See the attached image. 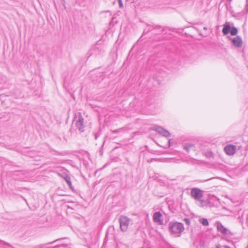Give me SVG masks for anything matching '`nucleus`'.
Here are the masks:
<instances>
[{
    "label": "nucleus",
    "mask_w": 248,
    "mask_h": 248,
    "mask_svg": "<svg viewBox=\"0 0 248 248\" xmlns=\"http://www.w3.org/2000/svg\"><path fill=\"white\" fill-rule=\"evenodd\" d=\"M170 231L172 234L179 236V234L184 231L183 224L177 222H170L169 224Z\"/></svg>",
    "instance_id": "f257e3e1"
},
{
    "label": "nucleus",
    "mask_w": 248,
    "mask_h": 248,
    "mask_svg": "<svg viewBox=\"0 0 248 248\" xmlns=\"http://www.w3.org/2000/svg\"><path fill=\"white\" fill-rule=\"evenodd\" d=\"M119 221L121 231L124 232H126L130 223V218L126 216L122 215L119 218Z\"/></svg>",
    "instance_id": "f03ea898"
},
{
    "label": "nucleus",
    "mask_w": 248,
    "mask_h": 248,
    "mask_svg": "<svg viewBox=\"0 0 248 248\" xmlns=\"http://www.w3.org/2000/svg\"><path fill=\"white\" fill-rule=\"evenodd\" d=\"M191 196L195 200L200 201L202 205H203V201L201 199L203 197V191L198 188H193L190 191Z\"/></svg>",
    "instance_id": "7ed1b4c3"
},
{
    "label": "nucleus",
    "mask_w": 248,
    "mask_h": 248,
    "mask_svg": "<svg viewBox=\"0 0 248 248\" xmlns=\"http://www.w3.org/2000/svg\"><path fill=\"white\" fill-rule=\"evenodd\" d=\"M218 232L222 234V238L225 239L230 238L232 235L231 232L219 222H218Z\"/></svg>",
    "instance_id": "20e7f679"
},
{
    "label": "nucleus",
    "mask_w": 248,
    "mask_h": 248,
    "mask_svg": "<svg viewBox=\"0 0 248 248\" xmlns=\"http://www.w3.org/2000/svg\"><path fill=\"white\" fill-rule=\"evenodd\" d=\"M224 151L228 155H233L237 151V146L232 144H228L224 148Z\"/></svg>",
    "instance_id": "39448f33"
},
{
    "label": "nucleus",
    "mask_w": 248,
    "mask_h": 248,
    "mask_svg": "<svg viewBox=\"0 0 248 248\" xmlns=\"http://www.w3.org/2000/svg\"><path fill=\"white\" fill-rule=\"evenodd\" d=\"M153 129L165 137L167 138L170 136V133L161 126H155Z\"/></svg>",
    "instance_id": "423d86ee"
},
{
    "label": "nucleus",
    "mask_w": 248,
    "mask_h": 248,
    "mask_svg": "<svg viewBox=\"0 0 248 248\" xmlns=\"http://www.w3.org/2000/svg\"><path fill=\"white\" fill-rule=\"evenodd\" d=\"M76 127L80 131H83L85 125L84 124V119L80 115L76 122Z\"/></svg>",
    "instance_id": "0eeeda50"
},
{
    "label": "nucleus",
    "mask_w": 248,
    "mask_h": 248,
    "mask_svg": "<svg viewBox=\"0 0 248 248\" xmlns=\"http://www.w3.org/2000/svg\"><path fill=\"white\" fill-rule=\"evenodd\" d=\"M162 217V216L159 212H155L153 217L154 222L157 223L159 225H162L163 224Z\"/></svg>",
    "instance_id": "6e6552de"
},
{
    "label": "nucleus",
    "mask_w": 248,
    "mask_h": 248,
    "mask_svg": "<svg viewBox=\"0 0 248 248\" xmlns=\"http://www.w3.org/2000/svg\"><path fill=\"white\" fill-rule=\"evenodd\" d=\"M183 149L186 151L187 152L191 150H196L195 145L191 142L184 143L183 144Z\"/></svg>",
    "instance_id": "1a4fd4ad"
},
{
    "label": "nucleus",
    "mask_w": 248,
    "mask_h": 248,
    "mask_svg": "<svg viewBox=\"0 0 248 248\" xmlns=\"http://www.w3.org/2000/svg\"><path fill=\"white\" fill-rule=\"evenodd\" d=\"M233 45L237 47H240L242 46V40L240 37L236 36L232 39Z\"/></svg>",
    "instance_id": "9d476101"
},
{
    "label": "nucleus",
    "mask_w": 248,
    "mask_h": 248,
    "mask_svg": "<svg viewBox=\"0 0 248 248\" xmlns=\"http://www.w3.org/2000/svg\"><path fill=\"white\" fill-rule=\"evenodd\" d=\"M64 180L65 182L67 183L71 189L72 188V185L71 182V178L69 176H66L64 177Z\"/></svg>",
    "instance_id": "9b49d317"
},
{
    "label": "nucleus",
    "mask_w": 248,
    "mask_h": 248,
    "mask_svg": "<svg viewBox=\"0 0 248 248\" xmlns=\"http://www.w3.org/2000/svg\"><path fill=\"white\" fill-rule=\"evenodd\" d=\"M230 31V26L229 25H226L224 26L222 30V32L224 34H227Z\"/></svg>",
    "instance_id": "f8f14e48"
},
{
    "label": "nucleus",
    "mask_w": 248,
    "mask_h": 248,
    "mask_svg": "<svg viewBox=\"0 0 248 248\" xmlns=\"http://www.w3.org/2000/svg\"><path fill=\"white\" fill-rule=\"evenodd\" d=\"M199 221L202 225L207 226L208 225V221L207 219L202 218L199 219Z\"/></svg>",
    "instance_id": "ddd939ff"
},
{
    "label": "nucleus",
    "mask_w": 248,
    "mask_h": 248,
    "mask_svg": "<svg viewBox=\"0 0 248 248\" xmlns=\"http://www.w3.org/2000/svg\"><path fill=\"white\" fill-rule=\"evenodd\" d=\"M230 32L232 35H235L237 33V29L235 27H232L230 30Z\"/></svg>",
    "instance_id": "4468645a"
},
{
    "label": "nucleus",
    "mask_w": 248,
    "mask_h": 248,
    "mask_svg": "<svg viewBox=\"0 0 248 248\" xmlns=\"http://www.w3.org/2000/svg\"><path fill=\"white\" fill-rule=\"evenodd\" d=\"M203 31H200V33L201 34V35H202L203 36H205L207 35V33H206L204 31L207 30V28L206 27H203Z\"/></svg>",
    "instance_id": "2eb2a0df"
},
{
    "label": "nucleus",
    "mask_w": 248,
    "mask_h": 248,
    "mask_svg": "<svg viewBox=\"0 0 248 248\" xmlns=\"http://www.w3.org/2000/svg\"><path fill=\"white\" fill-rule=\"evenodd\" d=\"M205 155L206 156L209 158L212 157L213 156V153L211 151L207 152L205 153Z\"/></svg>",
    "instance_id": "dca6fc26"
},
{
    "label": "nucleus",
    "mask_w": 248,
    "mask_h": 248,
    "mask_svg": "<svg viewBox=\"0 0 248 248\" xmlns=\"http://www.w3.org/2000/svg\"><path fill=\"white\" fill-rule=\"evenodd\" d=\"M118 2H119V7L120 8H123V3H122V0H118Z\"/></svg>",
    "instance_id": "f3484780"
},
{
    "label": "nucleus",
    "mask_w": 248,
    "mask_h": 248,
    "mask_svg": "<svg viewBox=\"0 0 248 248\" xmlns=\"http://www.w3.org/2000/svg\"><path fill=\"white\" fill-rule=\"evenodd\" d=\"M171 140H170H170H168V147H169H169H170L171 146Z\"/></svg>",
    "instance_id": "a211bd4d"
},
{
    "label": "nucleus",
    "mask_w": 248,
    "mask_h": 248,
    "mask_svg": "<svg viewBox=\"0 0 248 248\" xmlns=\"http://www.w3.org/2000/svg\"><path fill=\"white\" fill-rule=\"evenodd\" d=\"M246 7L247 11H248V0H246Z\"/></svg>",
    "instance_id": "6ab92c4d"
},
{
    "label": "nucleus",
    "mask_w": 248,
    "mask_h": 248,
    "mask_svg": "<svg viewBox=\"0 0 248 248\" xmlns=\"http://www.w3.org/2000/svg\"><path fill=\"white\" fill-rule=\"evenodd\" d=\"M119 130H115V131H113V133H116V132H118Z\"/></svg>",
    "instance_id": "aec40b11"
},
{
    "label": "nucleus",
    "mask_w": 248,
    "mask_h": 248,
    "mask_svg": "<svg viewBox=\"0 0 248 248\" xmlns=\"http://www.w3.org/2000/svg\"><path fill=\"white\" fill-rule=\"evenodd\" d=\"M224 248H230L228 246H225Z\"/></svg>",
    "instance_id": "412c9836"
},
{
    "label": "nucleus",
    "mask_w": 248,
    "mask_h": 248,
    "mask_svg": "<svg viewBox=\"0 0 248 248\" xmlns=\"http://www.w3.org/2000/svg\"><path fill=\"white\" fill-rule=\"evenodd\" d=\"M186 221H189V220H188V219H186Z\"/></svg>",
    "instance_id": "4be33fe9"
},
{
    "label": "nucleus",
    "mask_w": 248,
    "mask_h": 248,
    "mask_svg": "<svg viewBox=\"0 0 248 248\" xmlns=\"http://www.w3.org/2000/svg\"><path fill=\"white\" fill-rule=\"evenodd\" d=\"M216 248H217V246L216 247Z\"/></svg>",
    "instance_id": "5701e85b"
}]
</instances>
